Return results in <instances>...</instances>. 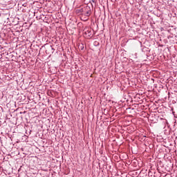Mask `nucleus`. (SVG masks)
Returning a JSON list of instances; mask_svg holds the SVG:
<instances>
[{
    "mask_svg": "<svg viewBox=\"0 0 177 177\" xmlns=\"http://www.w3.org/2000/svg\"><path fill=\"white\" fill-rule=\"evenodd\" d=\"M77 13H80L82 15V20H84V16H91V7L86 6L85 7L82 6L80 9L77 10Z\"/></svg>",
    "mask_w": 177,
    "mask_h": 177,
    "instance_id": "nucleus-1",
    "label": "nucleus"
},
{
    "mask_svg": "<svg viewBox=\"0 0 177 177\" xmlns=\"http://www.w3.org/2000/svg\"><path fill=\"white\" fill-rule=\"evenodd\" d=\"M84 33L86 37H91L92 35V29L85 28L84 30Z\"/></svg>",
    "mask_w": 177,
    "mask_h": 177,
    "instance_id": "nucleus-2",
    "label": "nucleus"
},
{
    "mask_svg": "<svg viewBox=\"0 0 177 177\" xmlns=\"http://www.w3.org/2000/svg\"><path fill=\"white\" fill-rule=\"evenodd\" d=\"M84 45H83V48H82V49H84Z\"/></svg>",
    "mask_w": 177,
    "mask_h": 177,
    "instance_id": "nucleus-3",
    "label": "nucleus"
}]
</instances>
